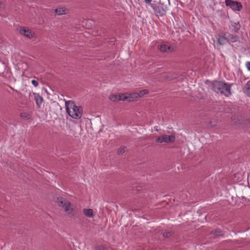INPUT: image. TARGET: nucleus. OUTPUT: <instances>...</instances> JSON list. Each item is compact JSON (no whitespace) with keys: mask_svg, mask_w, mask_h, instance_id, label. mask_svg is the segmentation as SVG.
<instances>
[{"mask_svg":"<svg viewBox=\"0 0 250 250\" xmlns=\"http://www.w3.org/2000/svg\"><path fill=\"white\" fill-rule=\"evenodd\" d=\"M31 83H32V84H33L34 86H35V87L38 86V85H39V83H38V82L37 81H35V80H32V81H31Z\"/></svg>","mask_w":250,"mask_h":250,"instance_id":"24","label":"nucleus"},{"mask_svg":"<svg viewBox=\"0 0 250 250\" xmlns=\"http://www.w3.org/2000/svg\"><path fill=\"white\" fill-rule=\"evenodd\" d=\"M244 172L243 170L235 173L231 180L230 182L225 186H231L232 185L237 184L238 186H242L245 185V181L243 180V176Z\"/></svg>","mask_w":250,"mask_h":250,"instance_id":"3","label":"nucleus"},{"mask_svg":"<svg viewBox=\"0 0 250 250\" xmlns=\"http://www.w3.org/2000/svg\"><path fill=\"white\" fill-rule=\"evenodd\" d=\"M246 66L248 70L250 71V62H247L246 63Z\"/></svg>","mask_w":250,"mask_h":250,"instance_id":"25","label":"nucleus"},{"mask_svg":"<svg viewBox=\"0 0 250 250\" xmlns=\"http://www.w3.org/2000/svg\"><path fill=\"white\" fill-rule=\"evenodd\" d=\"M128 97L129 99V102L134 101L138 98H140L138 93L128 94Z\"/></svg>","mask_w":250,"mask_h":250,"instance_id":"14","label":"nucleus"},{"mask_svg":"<svg viewBox=\"0 0 250 250\" xmlns=\"http://www.w3.org/2000/svg\"><path fill=\"white\" fill-rule=\"evenodd\" d=\"M158 48L163 52L171 53L174 51V47L168 43H163L158 46Z\"/></svg>","mask_w":250,"mask_h":250,"instance_id":"8","label":"nucleus"},{"mask_svg":"<svg viewBox=\"0 0 250 250\" xmlns=\"http://www.w3.org/2000/svg\"><path fill=\"white\" fill-rule=\"evenodd\" d=\"M126 148L125 146H122L120 147L117 151L118 154L120 155L124 153L125 151Z\"/></svg>","mask_w":250,"mask_h":250,"instance_id":"21","label":"nucleus"},{"mask_svg":"<svg viewBox=\"0 0 250 250\" xmlns=\"http://www.w3.org/2000/svg\"><path fill=\"white\" fill-rule=\"evenodd\" d=\"M175 140V136L172 134L170 135L164 134L157 137L155 141L157 143H171Z\"/></svg>","mask_w":250,"mask_h":250,"instance_id":"6","label":"nucleus"},{"mask_svg":"<svg viewBox=\"0 0 250 250\" xmlns=\"http://www.w3.org/2000/svg\"><path fill=\"white\" fill-rule=\"evenodd\" d=\"M34 99L36 103V104L38 106H40L42 102V101H43L42 98L41 96H40L39 94H37V93H34Z\"/></svg>","mask_w":250,"mask_h":250,"instance_id":"11","label":"nucleus"},{"mask_svg":"<svg viewBox=\"0 0 250 250\" xmlns=\"http://www.w3.org/2000/svg\"><path fill=\"white\" fill-rule=\"evenodd\" d=\"M151 6L153 9L155 13L157 16H162L165 15L167 10V7L161 2L159 3L157 6L151 4Z\"/></svg>","mask_w":250,"mask_h":250,"instance_id":"5","label":"nucleus"},{"mask_svg":"<svg viewBox=\"0 0 250 250\" xmlns=\"http://www.w3.org/2000/svg\"><path fill=\"white\" fill-rule=\"evenodd\" d=\"M148 90L147 89H144L143 90L140 91V92L138 93V94L139 95V97H142L143 95L148 94Z\"/></svg>","mask_w":250,"mask_h":250,"instance_id":"22","label":"nucleus"},{"mask_svg":"<svg viewBox=\"0 0 250 250\" xmlns=\"http://www.w3.org/2000/svg\"><path fill=\"white\" fill-rule=\"evenodd\" d=\"M83 213L88 217H92L94 216V211L91 208H84L83 209Z\"/></svg>","mask_w":250,"mask_h":250,"instance_id":"10","label":"nucleus"},{"mask_svg":"<svg viewBox=\"0 0 250 250\" xmlns=\"http://www.w3.org/2000/svg\"><path fill=\"white\" fill-rule=\"evenodd\" d=\"M18 31L21 35H23L29 39H31L33 37L34 34L29 29H25L21 27L19 28Z\"/></svg>","mask_w":250,"mask_h":250,"instance_id":"9","label":"nucleus"},{"mask_svg":"<svg viewBox=\"0 0 250 250\" xmlns=\"http://www.w3.org/2000/svg\"><path fill=\"white\" fill-rule=\"evenodd\" d=\"M211 234L215 235L216 236H223V233L220 229H216L212 230Z\"/></svg>","mask_w":250,"mask_h":250,"instance_id":"19","label":"nucleus"},{"mask_svg":"<svg viewBox=\"0 0 250 250\" xmlns=\"http://www.w3.org/2000/svg\"><path fill=\"white\" fill-rule=\"evenodd\" d=\"M119 94H113L109 96V99L112 102H118L119 101Z\"/></svg>","mask_w":250,"mask_h":250,"instance_id":"17","label":"nucleus"},{"mask_svg":"<svg viewBox=\"0 0 250 250\" xmlns=\"http://www.w3.org/2000/svg\"><path fill=\"white\" fill-rule=\"evenodd\" d=\"M54 202L57 203L59 207H62L67 213H70V210H72L70 203L62 197H57L54 199Z\"/></svg>","mask_w":250,"mask_h":250,"instance_id":"4","label":"nucleus"},{"mask_svg":"<svg viewBox=\"0 0 250 250\" xmlns=\"http://www.w3.org/2000/svg\"><path fill=\"white\" fill-rule=\"evenodd\" d=\"M212 88L215 92L227 96L231 94V86L225 83L220 81L214 82L212 83Z\"/></svg>","mask_w":250,"mask_h":250,"instance_id":"2","label":"nucleus"},{"mask_svg":"<svg viewBox=\"0 0 250 250\" xmlns=\"http://www.w3.org/2000/svg\"><path fill=\"white\" fill-rule=\"evenodd\" d=\"M226 5L229 7L233 11H240L242 8L241 2L232 1L231 0H226Z\"/></svg>","mask_w":250,"mask_h":250,"instance_id":"7","label":"nucleus"},{"mask_svg":"<svg viewBox=\"0 0 250 250\" xmlns=\"http://www.w3.org/2000/svg\"><path fill=\"white\" fill-rule=\"evenodd\" d=\"M226 38L228 41L232 42H236L238 39L237 37L231 34H226Z\"/></svg>","mask_w":250,"mask_h":250,"instance_id":"12","label":"nucleus"},{"mask_svg":"<svg viewBox=\"0 0 250 250\" xmlns=\"http://www.w3.org/2000/svg\"><path fill=\"white\" fill-rule=\"evenodd\" d=\"M119 101H128L129 102V99L128 97V94H119Z\"/></svg>","mask_w":250,"mask_h":250,"instance_id":"15","label":"nucleus"},{"mask_svg":"<svg viewBox=\"0 0 250 250\" xmlns=\"http://www.w3.org/2000/svg\"><path fill=\"white\" fill-rule=\"evenodd\" d=\"M227 39L226 38V34L224 37H220L217 39V43L220 45H222L225 43Z\"/></svg>","mask_w":250,"mask_h":250,"instance_id":"18","label":"nucleus"},{"mask_svg":"<svg viewBox=\"0 0 250 250\" xmlns=\"http://www.w3.org/2000/svg\"><path fill=\"white\" fill-rule=\"evenodd\" d=\"M152 0H145V1L146 3H150Z\"/></svg>","mask_w":250,"mask_h":250,"instance_id":"26","label":"nucleus"},{"mask_svg":"<svg viewBox=\"0 0 250 250\" xmlns=\"http://www.w3.org/2000/svg\"><path fill=\"white\" fill-rule=\"evenodd\" d=\"M20 117L25 120H30L31 119L30 115L25 112L21 113Z\"/></svg>","mask_w":250,"mask_h":250,"instance_id":"20","label":"nucleus"},{"mask_svg":"<svg viewBox=\"0 0 250 250\" xmlns=\"http://www.w3.org/2000/svg\"><path fill=\"white\" fill-rule=\"evenodd\" d=\"M172 233L171 231H165L163 232V236L164 237L167 238L170 237L172 235Z\"/></svg>","mask_w":250,"mask_h":250,"instance_id":"23","label":"nucleus"},{"mask_svg":"<svg viewBox=\"0 0 250 250\" xmlns=\"http://www.w3.org/2000/svg\"><path fill=\"white\" fill-rule=\"evenodd\" d=\"M66 111L69 115L72 118L80 119L82 115V109L75 105L71 101L65 102Z\"/></svg>","mask_w":250,"mask_h":250,"instance_id":"1","label":"nucleus"},{"mask_svg":"<svg viewBox=\"0 0 250 250\" xmlns=\"http://www.w3.org/2000/svg\"><path fill=\"white\" fill-rule=\"evenodd\" d=\"M3 6V5L1 2L0 1V8H2Z\"/></svg>","mask_w":250,"mask_h":250,"instance_id":"27","label":"nucleus"},{"mask_svg":"<svg viewBox=\"0 0 250 250\" xmlns=\"http://www.w3.org/2000/svg\"><path fill=\"white\" fill-rule=\"evenodd\" d=\"M244 92L249 96H250V81H248L244 88Z\"/></svg>","mask_w":250,"mask_h":250,"instance_id":"16","label":"nucleus"},{"mask_svg":"<svg viewBox=\"0 0 250 250\" xmlns=\"http://www.w3.org/2000/svg\"><path fill=\"white\" fill-rule=\"evenodd\" d=\"M66 9L64 7H58L55 9V13L58 15H62L66 14Z\"/></svg>","mask_w":250,"mask_h":250,"instance_id":"13","label":"nucleus"}]
</instances>
